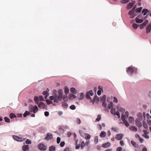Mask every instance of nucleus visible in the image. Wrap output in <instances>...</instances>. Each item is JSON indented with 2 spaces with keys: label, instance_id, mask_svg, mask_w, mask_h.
<instances>
[{
  "label": "nucleus",
  "instance_id": "1",
  "mask_svg": "<svg viewBox=\"0 0 151 151\" xmlns=\"http://www.w3.org/2000/svg\"><path fill=\"white\" fill-rule=\"evenodd\" d=\"M58 96L55 94V99H54V102L58 103V101H61L62 100V96L63 94V91L62 89H59L58 91Z\"/></svg>",
  "mask_w": 151,
  "mask_h": 151
},
{
  "label": "nucleus",
  "instance_id": "2",
  "mask_svg": "<svg viewBox=\"0 0 151 151\" xmlns=\"http://www.w3.org/2000/svg\"><path fill=\"white\" fill-rule=\"evenodd\" d=\"M137 68L134 67L130 66L127 70V72L128 74L131 75L134 73H137Z\"/></svg>",
  "mask_w": 151,
  "mask_h": 151
},
{
  "label": "nucleus",
  "instance_id": "3",
  "mask_svg": "<svg viewBox=\"0 0 151 151\" xmlns=\"http://www.w3.org/2000/svg\"><path fill=\"white\" fill-rule=\"evenodd\" d=\"M38 147L39 149L41 150H45L47 148L46 146L42 143L39 144Z\"/></svg>",
  "mask_w": 151,
  "mask_h": 151
},
{
  "label": "nucleus",
  "instance_id": "4",
  "mask_svg": "<svg viewBox=\"0 0 151 151\" xmlns=\"http://www.w3.org/2000/svg\"><path fill=\"white\" fill-rule=\"evenodd\" d=\"M93 93L92 90H90L89 91L87 92L86 94V98L89 99H91V97L90 95L92 96L93 95Z\"/></svg>",
  "mask_w": 151,
  "mask_h": 151
},
{
  "label": "nucleus",
  "instance_id": "5",
  "mask_svg": "<svg viewBox=\"0 0 151 151\" xmlns=\"http://www.w3.org/2000/svg\"><path fill=\"white\" fill-rule=\"evenodd\" d=\"M121 119L123 122V123L127 127H128L129 126V124L128 122L126 121L125 116L122 115L121 117Z\"/></svg>",
  "mask_w": 151,
  "mask_h": 151
},
{
  "label": "nucleus",
  "instance_id": "6",
  "mask_svg": "<svg viewBox=\"0 0 151 151\" xmlns=\"http://www.w3.org/2000/svg\"><path fill=\"white\" fill-rule=\"evenodd\" d=\"M123 137V134L120 133L116 135L115 138L117 140H121Z\"/></svg>",
  "mask_w": 151,
  "mask_h": 151
},
{
  "label": "nucleus",
  "instance_id": "7",
  "mask_svg": "<svg viewBox=\"0 0 151 151\" xmlns=\"http://www.w3.org/2000/svg\"><path fill=\"white\" fill-rule=\"evenodd\" d=\"M13 137L14 139L19 142H21L24 140L23 138H19L17 136L14 135Z\"/></svg>",
  "mask_w": 151,
  "mask_h": 151
},
{
  "label": "nucleus",
  "instance_id": "8",
  "mask_svg": "<svg viewBox=\"0 0 151 151\" xmlns=\"http://www.w3.org/2000/svg\"><path fill=\"white\" fill-rule=\"evenodd\" d=\"M128 14L130 16V18H134L136 15V14H135L134 12H130V10Z\"/></svg>",
  "mask_w": 151,
  "mask_h": 151
},
{
  "label": "nucleus",
  "instance_id": "9",
  "mask_svg": "<svg viewBox=\"0 0 151 151\" xmlns=\"http://www.w3.org/2000/svg\"><path fill=\"white\" fill-rule=\"evenodd\" d=\"M148 21L147 20H146L142 24L140 25V29H142L144 27H145L146 24L148 23Z\"/></svg>",
  "mask_w": 151,
  "mask_h": 151
},
{
  "label": "nucleus",
  "instance_id": "10",
  "mask_svg": "<svg viewBox=\"0 0 151 151\" xmlns=\"http://www.w3.org/2000/svg\"><path fill=\"white\" fill-rule=\"evenodd\" d=\"M52 138V135L50 133H48L47 134L46 137H45V139L46 140H48Z\"/></svg>",
  "mask_w": 151,
  "mask_h": 151
},
{
  "label": "nucleus",
  "instance_id": "11",
  "mask_svg": "<svg viewBox=\"0 0 151 151\" xmlns=\"http://www.w3.org/2000/svg\"><path fill=\"white\" fill-rule=\"evenodd\" d=\"M151 30V23L146 28V32L147 33H149Z\"/></svg>",
  "mask_w": 151,
  "mask_h": 151
},
{
  "label": "nucleus",
  "instance_id": "12",
  "mask_svg": "<svg viewBox=\"0 0 151 151\" xmlns=\"http://www.w3.org/2000/svg\"><path fill=\"white\" fill-rule=\"evenodd\" d=\"M77 97L79 99L81 100L84 98V95L83 93H81L78 94Z\"/></svg>",
  "mask_w": 151,
  "mask_h": 151
},
{
  "label": "nucleus",
  "instance_id": "13",
  "mask_svg": "<svg viewBox=\"0 0 151 151\" xmlns=\"http://www.w3.org/2000/svg\"><path fill=\"white\" fill-rule=\"evenodd\" d=\"M131 143L133 146L135 148H139V146L133 140L131 141Z\"/></svg>",
  "mask_w": 151,
  "mask_h": 151
},
{
  "label": "nucleus",
  "instance_id": "14",
  "mask_svg": "<svg viewBox=\"0 0 151 151\" xmlns=\"http://www.w3.org/2000/svg\"><path fill=\"white\" fill-rule=\"evenodd\" d=\"M129 129L132 131L136 132L137 131V129L136 127L133 126H131L129 127Z\"/></svg>",
  "mask_w": 151,
  "mask_h": 151
},
{
  "label": "nucleus",
  "instance_id": "15",
  "mask_svg": "<svg viewBox=\"0 0 151 151\" xmlns=\"http://www.w3.org/2000/svg\"><path fill=\"white\" fill-rule=\"evenodd\" d=\"M111 144L109 142L104 143L102 145V147L104 148H107Z\"/></svg>",
  "mask_w": 151,
  "mask_h": 151
},
{
  "label": "nucleus",
  "instance_id": "16",
  "mask_svg": "<svg viewBox=\"0 0 151 151\" xmlns=\"http://www.w3.org/2000/svg\"><path fill=\"white\" fill-rule=\"evenodd\" d=\"M38 107L44 109L45 108V104L42 102H40L38 105Z\"/></svg>",
  "mask_w": 151,
  "mask_h": 151
},
{
  "label": "nucleus",
  "instance_id": "17",
  "mask_svg": "<svg viewBox=\"0 0 151 151\" xmlns=\"http://www.w3.org/2000/svg\"><path fill=\"white\" fill-rule=\"evenodd\" d=\"M135 21L137 23H140L143 22V19H140L138 18H135Z\"/></svg>",
  "mask_w": 151,
  "mask_h": 151
},
{
  "label": "nucleus",
  "instance_id": "18",
  "mask_svg": "<svg viewBox=\"0 0 151 151\" xmlns=\"http://www.w3.org/2000/svg\"><path fill=\"white\" fill-rule=\"evenodd\" d=\"M135 124L138 127H141L142 126L141 123L139 121L137 120H135Z\"/></svg>",
  "mask_w": 151,
  "mask_h": 151
},
{
  "label": "nucleus",
  "instance_id": "19",
  "mask_svg": "<svg viewBox=\"0 0 151 151\" xmlns=\"http://www.w3.org/2000/svg\"><path fill=\"white\" fill-rule=\"evenodd\" d=\"M132 3H129L127 5L126 8L127 9H130L134 5Z\"/></svg>",
  "mask_w": 151,
  "mask_h": 151
},
{
  "label": "nucleus",
  "instance_id": "20",
  "mask_svg": "<svg viewBox=\"0 0 151 151\" xmlns=\"http://www.w3.org/2000/svg\"><path fill=\"white\" fill-rule=\"evenodd\" d=\"M22 149L23 151H27V150H28L29 145H24L22 147Z\"/></svg>",
  "mask_w": 151,
  "mask_h": 151
},
{
  "label": "nucleus",
  "instance_id": "21",
  "mask_svg": "<svg viewBox=\"0 0 151 151\" xmlns=\"http://www.w3.org/2000/svg\"><path fill=\"white\" fill-rule=\"evenodd\" d=\"M106 133L104 131H102L100 134V136L101 137H105L106 135Z\"/></svg>",
  "mask_w": 151,
  "mask_h": 151
},
{
  "label": "nucleus",
  "instance_id": "22",
  "mask_svg": "<svg viewBox=\"0 0 151 151\" xmlns=\"http://www.w3.org/2000/svg\"><path fill=\"white\" fill-rule=\"evenodd\" d=\"M149 11L147 9H145L142 10V13H143L144 15H145Z\"/></svg>",
  "mask_w": 151,
  "mask_h": 151
},
{
  "label": "nucleus",
  "instance_id": "23",
  "mask_svg": "<svg viewBox=\"0 0 151 151\" xmlns=\"http://www.w3.org/2000/svg\"><path fill=\"white\" fill-rule=\"evenodd\" d=\"M128 120L129 123L133 122L134 121L133 117L132 116H129L128 118Z\"/></svg>",
  "mask_w": 151,
  "mask_h": 151
},
{
  "label": "nucleus",
  "instance_id": "24",
  "mask_svg": "<svg viewBox=\"0 0 151 151\" xmlns=\"http://www.w3.org/2000/svg\"><path fill=\"white\" fill-rule=\"evenodd\" d=\"M76 98V96L73 94H71L69 96V98L70 100Z\"/></svg>",
  "mask_w": 151,
  "mask_h": 151
},
{
  "label": "nucleus",
  "instance_id": "25",
  "mask_svg": "<svg viewBox=\"0 0 151 151\" xmlns=\"http://www.w3.org/2000/svg\"><path fill=\"white\" fill-rule=\"evenodd\" d=\"M106 96L105 95H104L102 96V98L101 99V102H106Z\"/></svg>",
  "mask_w": 151,
  "mask_h": 151
},
{
  "label": "nucleus",
  "instance_id": "26",
  "mask_svg": "<svg viewBox=\"0 0 151 151\" xmlns=\"http://www.w3.org/2000/svg\"><path fill=\"white\" fill-rule=\"evenodd\" d=\"M38 109L37 107L36 106H34L33 112L35 113L38 111Z\"/></svg>",
  "mask_w": 151,
  "mask_h": 151
},
{
  "label": "nucleus",
  "instance_id": "27",
  "mask_svg": "<svg viewBox=\"0 0 151 151\" xmlns=\"http://www.w3.org/2000/svg\"><path fill=\"white\" fill-rule=\"evenodd\" d=\"M34 106L32 104L30 105L29 106V108L30 112H33Z\"/></svg>",
  "mask_w": 151,
  "mask_h": 151
},
{
  "label": "nucleus",
  "instance_id": "28",
  "mask_svg": "<svg viewBox=\"0 0 151 151\" xmlns=\"http://www.w3.org/2000/svg\"><path fill=\"white\" fill-rule=\"evenodd\" d=\"M70 91L74 94H76V90L74 88H71L70 89Z\"/></svg>",
  "mask_w": 151,
  "mask_h": 151
},
{
  "label": "nucleus",
  "instance_id": "29",
  "mask_svg": "<svg viewBox=\"0 0 151 151\" xmlns=\"http://www.w3.org/2000/svg\"><path fill=\"white\" fill-rule=\"evenodd\" d=\"M142 7H140L139 8H137L135 10V12L136 13H140L142 9Z\"/></svg>",
  "mask_w": 151,
  "mask_h": 151
},
{
  "label": "nucleus",
  "instance_id": "30",
  "mask_svg": "<svg viewBox=\"0 0 151 151\" xmlns=\"http://www.w3.org/2000/svg\"><path fill=\"white\" fill-rule=\"evenodd\" d=\"M9 116L11 119H12L14 117H16V116L15 114L13 113H11L10 114Z\"/></svg>",
  "mask_w": 151,
  "mask_h": 151
},
{
  "label": "nucleus",
  "instance_id": "31",
  "mask_svg": "<svg viewBox=\"0 0 151 151\" xmlns=\"http://www.w3.org/2000/svg\"><path fill=\"white\" fill-rule=\"evenodd\" d=\"M34 100L35 101V103L37 104L39 101V98L36 96H35Z\"/></svg>",
  "mask_w": 151,
  "mask_h": 151
},
{
  "label": "nucleus",
  "instance_id": "32",
  "mask_svg": "<svg viewBox=\"0 0 151 151\" xmlns=\"http://www.w3.org/2000/svg\"><path fill=\"white\" fill-rule=\"evenodd\" d=\"M111 113L112 114H114V115L115 114V113L116 112L115 109L114 108H112L111 109Z\"/></svg>",
  "mask_w": 151,
  "mask_h": 151
},
{
  "label": "nucleus",
  "instance_id": "33",
  "mask_svg": "<svg viewBox=\"0 0 151 151\" xmlns=\"http://www.w3.org/2000/svg\"><path fill=\"white\" fill-rule=\"evenodd\" d=\"M42 93L44 95H45V97L46 99V97H47L48 96V93L47 92V91H44Z\"/></svg>",
  "mask_w": 151,
  "mask_h": 151
},
{
  "label": "nucleus",
  "instance_id": "34",
  "mask_svg": "<svg viewBox=\"0 0 151 151\" xmlns=\"http://www.w3.org/2000/svg\"><path fill=\"white\" fill-rule=\"evenodd\" d=\"M49 151H53L55 150V147L53 146L50 147L49 149Z\"/></svg>",
  "mask_w": 151,
  "mask_h": 151
},
{
  "label": "nucleus",
  "instance_id": "35",
  "mask_svg": "<svg viewBox=\"0 0 151 151\" xmlns=\"http://www.w3.org/2000/svg\"><path fill=\"white\" fill-rule=\"evenodd\" d=\"M81 148L83 149V147L88 145V144L87 143H85L84 142L82 141L81 143Z\"/></svg>",
  "mask_w": 151,
  "mask_h": 151
},
{
  "label": "nucleus",
  "instance_id": "36",
  "mask_svg": "<svg viewBox=\"0 0 151 151\" xmlns=\"http://www.w3.org/2000/svg\"><path fill=\"white\" fill-rule=\"evenodd\" d=\"M4 119L5 122H6L9 123L10 122L9 119L7 117H4Z\"/></svg>",
  "mask_w": 151,
  "mask_h": 151
},
{
  "label": "nucleus",
  "instance_id": "37",
  "mask_svg": "<svg viewBox=\"0 0 151 151\" xmlns=\"http://www.w3.org/2000/svg\"><path fill=\"white\" fill-rule=\"evenodd\" d=\"M138 26V25L135 23H134L132 24V27L134 29H136L137 28Z\"/></svg>",
  "mask_w": 151,
  "mask_h": 151
},
{
  "label": "nucleus",
  "instance_id": "38",
  "mask_svg": "<svg viewBox=\"0 0 151 151\" xmlns=\"http://www.w3.org/2000/svg\"><path fill=\"white\" fill-rule=\"evenodd\" d=\"M98 142V136H96L94 138V142L95 144H97Z\"/></svg>",
  "mask_w": 151,
  "mask_h": 151
},
{
  "label": "nucleus",
  "instance_id": "39",
  "mask_svg": "<svg viewBox=\"0 0 151 151\" xmlns=\"http://www.w3.org/2000/svg\"><path fill=\"white\" fill-rule=\"evenodd\" d=\"M112 105H113V103H112V102L110 101L109 102V104L108 106V108L109 109H111L113 106Z\"/></svg>",
  "mask_w": 151,
  "mask_h": 151
},
{
  "label": "nucleus",
  "instance_id": "40",
  "mask_svg": "<svg viewBox=\"0 0 151 151\" xmlns=\"http://www.w3.org/2000/svg\"><path fill=\"white\" fill-rule=\"evenodd\" d=\"M29 114V112L27 111H26L23 114L24 117H26L27 115Z\"/></svg>",
  "mask_w": 151,
  "mask_h": 151
},
{
  "label": "nucleus",
  "instance_id": "41",
  "mask_svg": "<svg viewBox=\"0 0 151 151\" xmlns=\"http://www.w3.org/2000/svg\"><path fill=\"white\" fill-rule=\"evenodd\" d=\"M62 106L64 108H66L68 107V105L66 103H64L62 104Z\"/></svg>",
  "mask_w": 151,
  "mask_h": 151
},
{
  "label": "nucleus",
  "instance_id": "42",
  "mask_svg": "<svg viewBox=\"0 0 151 151\" xmlns=\"http://www.w3.org/2000/svg\"><path fill=\"white\" fill-rule=\"evenodd\" d=\"M64 92L66 95L67 94H68L69 93V89L65 87V88Z\"/></svg>",
  "mask_w": 151,
  "mask_h": 151
},
{
  "label": "nucleus",
  "instance_id": "43",
  "mask_svg": "<svg viewBox=\"0 0 151 151\" xmlns=\"http://www.w3.org/2000/svg\"><path fill=\"white\" fill-rule=\"evenodd\" d=\"M101 119V115H97V117L96 119V120L97 121H99Z\"/></svg>",
  "mask_w": 151,
  "mask_h": 151
},
{
  "label": "nucleus",
  "instance_id": "44",
  "mask_svg": "<svg viewBox=\"0 0 151 151\" xmlns=\"http://www.w3.org/2000/svg\"><path fill=\"white\" fill-rule=\"evenodd\" d=\"M99 100V99L98 97L95 96L94 98V101L96 102H98Z\"/></svg>",
  "mask_w": 151,
  "mask_h": 151
},
{
  "label": "nucleus",
  "instance_id": "45",
  "mask_svg": "<svg viewBox=\"0 0 151 151\" xmlns=\"http://www.w3.org/2000/svg\"><path fill=\"white\" fill-rule=\"evenodd\" d=\"M55 94H54L53 96H50V97H49L50 99V100H52V101L53 100H54V99H55Z\"/></svg>",
  "mask_w": 151,
  "mask_h": 151
},
{
  "label": "nucleus",
  "instance_id": "46",
  "mask_svg": "<svg viewBox=\"0 0 151 151\" xmlns=\"http://www.w3.org/2000/svg\"><path fill=\"white\" fill-rule=\"evenodd\" d=\"M70 108L72 110H74L76 109V107L74 105H72L70 106Z\"/></svg>",
  "mask_w": 151,
  "mask_h": 151
},
{
  "label": "nucleus",
  "instance_id": "47",
  "mask_svg": "<svg viewBox=\"0 0 151 151\" xmlns=\"http://www.w3.org/2000/svg\"><path fill=\"white\" fill-rule=\"evenodd\" d=\"M63 100L65 102L67 101L68 100L67 96H64L63 97Z\"/></svg>",
  "mask_w": 151,
  "mask_h": 151
},
{
  "label": "nucleus",
  "instance_id": "48",
  "mask_svg": "<svg viewBox=\"0 0 151 151\" xmlns=\"http://www.w3.org/2000/svg\"><path fill=\"white\" fill-rule=\"evenodd\" d=\"M143 125L144 128H145V129L147 128L148 127V126H147V124L146 123L143 122Z\"/></svg>",
  "mask_w": 151,
  "mask_h": 151
},
{
  "label": "nucleus",
  "instance_id": "49",
  "mask_svg": "<svg viewBox=\"0 0 151 151\" xmlns=\"http://www.w3.org/2000/svg\"><path fill=\"white\" fill-rule=\"evenodd\" d=\"M25 143L27 144H30L31 143V142L28 139H27L25 141Z\"/></svg>",
  "mask_w": 151,
  "mask_h": 151
},
{
  "label": "nucleus",
  "instance_id": "50",
  "mask_svg": "<svg viewBox=\"0 0 151 151\" xmlns=\"http://www.w3.org/2000/svg\"><path fill=\"white\" fill-rule=\"evenodd\" d=\"M114 115H117V116H118V117L119 118H120V115L119 113V112L118 111H116V112L115 114H114Z\"/></svg>",
  "mask_w": 151,
  "mask_h": 151
},
{
  "label": "nucleus",
  "instance_id": "51",
  "mask_svg": "<svg viewBox=\"0 0 151 151\" xmlns=\"http://www.w3.org/2000/svg\"><path fill=\"white\" fill-rule=\"evenodd\" d=\"M113 98H114L113 102L115 103H117L118 101L116 97H114Z\"/></svg>",
  "mask_w": 151,
  "mask_h": 151
},
{
  "label": "nucleus",
  "instance_id": "52",
  "mask_svg": "<svg viewBox=\"0 0 151 151\" xmlns=\"http://www.w3.org/2000/svg\"><path fill=\"white\" fill-rule=\"evenodd\" d=\"M129 1L127 0H123L121 1V2L122 3L125 4L126 3L128 2Z\"/></svg>",
  "mask_w": 151,
  "mask_h": 151
},
{
  "label": "nucleus",
  "instance_id": "53",
  "mask_svg": "<svg viewBox=\"0 0 151 151\" xmlns=\"http://www.w3.org/2000/svg\"><path fill=\"white\" fill-rule=\"evenodd\" d=\"M65 144V142H62L60 144V146L61 147H63Z\"/></svg>",
  "mask_w": 151,
  "mask_h": 151
},
{
  "label": "nucleus",
  "instance_id": "54",
  "mask_svg": "<svg viewBox=\"0 0 151 151\" xmlns=\"http://www.w3.org/2000/svg\"><path fill=\"white\" fill-rule=\"evenodd\" d=\"M76 122L78 124H80L81 123V121L80 119L79 118H77L76 120Z\"/></svg>",
  "mask_w": 151,
  "mask_h": 151
},
{
  "label": "nucleus",
  "instance_id": "55",
  "mask_svg": "<svg viewBox=\"0 0 151 151\" xmlns=\"http://www.w3.org/2000/svg\"><path fill=\"white\" fill-rule=\"evenodd\" d=\"M39 98L40 99V101H43L44 100L42 96H40Z\"/></svg>",
  "mask_w": 151,
  "mask_h": 151
},
{
  "label": "nucleus",
  "instance_id": "56",
  "mask_svg": "<svg viewBox=\"0 0 151 151\" xmlns=\"http://www.w3.org/2000/svg\"><path fill=\"white\" fill-rule=\"evenodd\" d=\"M87 135H86L85 137V138L86 139H89L91 138V136L89 134H87Z\"/></svg>",
  "mask_w": 151,
  "mask_h": 151
},
{
  "label": "nucleus",
  "instance_id": "57",
  "mask_svg": "<svg viewBox=\"0 0 151 151\" xmlns=\"http://www.w3.org/2000/svg\"><path fill=\"white\" fill-rule=\"evenodd\" d=\"M46 102H47V104H52V101H50L49 100H47Z\"/></svg>",
  "mask_w": 151,
  "mask_h": 151
},
{
  "label": "nucleus",
  "instance_id": "58",
  "mask_svg": "<svg viewBox=\"0 0 151 151\" xmlns=\"http://www.w3.org/2000/svg\"><path fill=\"white\" fill-rule=\"evenodd\" d=\"M124 116H125V117H126L127 118L129 116V113L128 111H126L125 113V116L123 115Z\"/></svg>",
  "mask_w": 151,
  "mask_h": 151
},
{
  "label": "nucleus",
  "instance_id": "59",
  "mask_svg": "<svg viewBox=\"0 0 151 151\" xmlns=\"http://www.w3.org/2000/svg\"><path fill=\"white\" fill-rule=\"evenodd\" d=\"M60 138L59 137H58L57 138V142L58 144L60 143Z\"/></svg>",
  "mask_w": 151,
  "mask_h": 151
},
{
  "label": "nucleus",
  "instance_id": "60",
  "mask_svg": "<svg viewBox=\"0 0 151 151\" xmlns=\"http://www.w3.org/2000/svg\"><path fill=\"white\" fill-rule=\"evenodd\" d=\"M49 113L48 111H45V115L46 116H47L49 115Z\"/></svg>",
  "mask_w": 151,
  "mask_h": 151
},
{
  "label": "nucleus",
  "instance_id": "61",
  "mask_svg": "<svg viewBox=\"0 0 151 151\" xmlns=\"http://www.w3.org/2000/svg\"><path fill=\"white\" fill-rule=\"evenodd\" d=\"M142 131L143 132V133H144L145 135L147 134H148V133H149L148 132H147V131H146L145 130H144V129Z\"/></svg>",
  "mask_w": 151,
  "mask_h": 151
},
{
  "label": "nucleus",
  "instance_id": "62",
  "mask_svg": "<svg viewBox=\"0 0 151 151\" xmlns=\"http://www.w3.org/2000/svg\"><path fill=\"white\" fill-rule=\"evenodd\" d=\"M146 117L148 119H151V116L148 114H147L146 115Z\"/></svg>",
  "mask_w": 151,
  "mask_h": 151
},
{
  "label": "nucleus",
  "instance_id": "63",
  "mask_svg": "<svg viewBox=\"0 0 151 151\" xmlns=\"http://www.w3.org/2000/svg\"><path fill=\"white\" fill-rule=\"evenodd\" d=\"M122 148L119 147L117 148L116 151H121L122 150Z\"/></svg>",
  "mask_w": 151,
  "mask_h": 151
},
{
  "label": "nucleus",
  "instance_id": "64",
  "mask_svg": "<svg viewBox=\"0 0 151 151\" xmlns=\"http://www.w3.org/2000/svg\"><path fill=\"white\" fill-rule=\"evenodd\" d=\"M64 151H70V150L69 147H66L64 149Z\"/></svg>",
  "mask_w": 151,
  "mask_h": 151
}]
</instances>
